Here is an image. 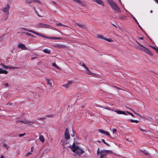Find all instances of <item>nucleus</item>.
Returning a JSON list of instances; mask_svg holds the SVG:
<instances>
[{"label": "nucleus", "mask_w": 158, "mask_h": 158, "mask_svg": "<svg viewBox=\"0 0 158 158\" xmlns=\"http://www.w3.org/2000/svg\"><path fill=\"white\" fill-rule=\"evenodd\" d=\"M43 50L44 53H50V50Z\"/></svg>", "instance_id": "obj_30"}, {"label": "nucleus", "mask_w": 158, "mask_h": 158, "mask_svg": "<svg viewBox=\"0 0 158 158\" xmlns=\"http://www.w3.org/2000/svg\"><path fill=\"white\" fill-rule=\"evenodd\" d=\"M4 35H4L0 37V42L4 40Z\"/></svg>", "instance_id": "obj_24"}, {"label": "nucleus", "mask_w": 158, "mask_h": 158, "mask_svg": "<svg viewBox=\"0 0 158 158\" xmlns=\"http://www.w3.org/2000/svg\"><path fill=\"white\" fill-rule=\"evenodd\" d=\"M18 47L19 48L21 49H27V48L23 43L19 44L18 45Z\"/></svg>", "instance_id": "obj_7"}, {"label": "nucleus", "mask_w": 158, "mask_h": 158, "mask_svg": "<svg viewBox=\"0 0 158 158\" xmlns=\"http://www.w3.org/2000/svg\"><path fill=\"white\" fill-rule=\"evenodd\" d=\"M8 69H17V68L15 67H13L11 66H9Z\"/></svg>", "instance_id": "obj_33"}, {"label": "nucleus", "mask_w": 158, "mask_h": 158, "mask_svg": "<svg viewBox=\"0 0 158 158\" xmlns=\"http://www.w3.org/2000/svg\"><path fill=\"white\" fill-rule=\"evenodd\" d=\"M102 142L104 143H105L106 142H105V140L103 139H102Z\"/></svg>", "instance_id": "obj_55"}, {"label": "nucleus", "mask_w": 158, "mask_h": 158, "mask_svg": "<svg viewBox=\"0 0 158 158\" xmlns=\"http://www.w3.org/2000/svg\"><path fill=\"white\" fill-rule=\"evenodd\" d=\"M52 65L54 67H56V66L57 65L56 64V63H52Z\"/></svg>", "instance_id": "obj_44"}, {"label": "nucleus", "mask_w": 158, "mask_h": 158, "mask_svg": "<svg viewBox=\"0 0 158 158\" xmlns=\"http://www.w3.org/2000/svg\"><path fill=\"white\" fill-rule=\"evenodd\" d=\"M119 19H126V17L125 16H123L120 17Z\"/></svg>", "instance_id": "obj_32"}, {"label": "nucleus", "mask_w": 158, "mask_h": 158, "mask_svg": "<svg viewBox=\"0 0 158 158\" xmlns=\"http://www.w3.org/2000/svg\"><path fill=\"white\" fill-rule=\"evenodd\" d=\"M4 85L6 86L7 87L9 86V85L8 83H6Z\"/></svg>", "instance_id": "obj_52"}, {"label": "nucleus", "mask_w": 158, "mask_h": 158, "mask_svg": "<svg viewBox=\"0 0 158 158\" xmlns=\"http://www.w3.org/2000/svg\"><path fill=\"white\" fill-rule=\"evenodd\" d=\"M26 2L28 4L31 3L32 2V1L31 0H27Z\"/></svg>", "instance_id": "obj_41"}, {"label": "nucleus", "mask_w": 158, "mask_h": 158, "mask_svg": "<svg viewBox=\"0 0 158 158\" xmlns=\"http://www.w3.org/2000/svg\"><path fill=\"white\" fill-rule=\"evenodd\" d=\"M139 39L141 40H143V37H139Z\"/></svg>", "instance_id": "obj_61"}, {"label": "nucleus", "mask_w": 158, "mask_h": 158, "mask_svg": "<svg viewBox=\"0 0 158 158\" xmlns=\"http://www.w3.org/2000/svg\"><path fill=\"white\" fill-rule=\"evenodd\" d=\"M3 146L4 147H5L6 148V149L7 150V149H8V148H9V147H8V146H7V145L6 144V143H4V144H3Z\"/></svg>", "instance_id": "obj_35"}, {"label": "nucleus", "mask_w": 158, "mask_h": 158, "mask_svg": "<svg viewBox=\"0 0 158 158\" xmlns=\"http://www.w3.org/2000/svg\"><path fill=\"white\" fill-rule=\"evenodd\" d=\"M32 154V153H31L30 152H29L27 153V154L26 155V156H29L30 155H31Z\"/></svg>", "instance_id": "obj_39"}, {"label": "nucleus", "mask_w": 158, "mask_h": 158, "mask_svg": "<svg viewBox=\"0 0 158 158\" xmlns=\"http://www.w3.org/2000/svg\"><path fill=\"white\" fill-rule=\"evenodd\" d=\"M64 46H62V45H60L59 46V47H60V48H62Z\"/></svg>", "instance_id": "obj_62"}, {"label": "nucleus", "mask_w": 158, "mask_h": 158, "mask_svg": "<svg viewBox=\"0 0 158 158\" xmlns=\"http://www.w3.org/2000/svg\"><path fill=\"white\" fill-rule=\"evenodd\" d=\"M8 73V72L6 70H4L2 68L0 69V74H6Z\"/></svg>", "instance_id": "obj_14"}, {"label": "nucleus", "mask_w": 158, "mask_h": 158, "mask_svg": "<svg viewBox=\"0 0 158 158\" xmlns=\"http://www.w3.org/2000/svg\"><path fill=\"white\" fill-rule=\"evenodd\" d=\"M33 1L35 2H36L39 3H40V1L38 0H33Z\"/></svg>", "instance_id": "obj_45"}, {"label": "nucleus", "mask_w": 158, "mask_h": 158, "mask_svg": "<svg viewBox=\"0 0 158 158\" xmlns=\"http://www.w3.org/2000/svg\"><path fill=\"white\" fill-rule=\"evenodd\" d=\"M114 87H115V88H117V89H121V88H119V87H117V86H114Z\"/></svg>", "instance_id": "obj_54"}, {"label": "nucleus", "mask_w": 158, "mask_h": 158, "mask_svg": "<svg viewBox=\"0 0 158 158\" xmlns=\"http://www.w3.org/2000/svg\"><path fill=\"white\" fill-rule=\"evenodd\" d=\"M45 118H39V119L42 120V119H45Z\"/></svg>", "instance_id": "obj_57"}, {"label": "nucleus", "mask_w": 158, "mask_h": 158, "mask_svg": "<svg viewBox=\"0 0 158 158\" xmlns=\"http://www.w3.org/2000/svg\"><path fill=\"white\" fill-rule=\"evenodd\" d=\"M138 25L139 27L143 31V29L139 25V24H138Z\"/></svg>", "instance_id": "obj_51"}, {"label": "nucleus", "mask_w": 158, "mask_h": 158, "mask_svg": "<svg viewBox=\"0 0 158 158\" xmlns=\"http://www.w3.org/2000/svg\"><path fill=\"white\" fill-rule=\"evenodd\" d=\"M73 83V81H69L67 84H65L64 85V86L67 88H68L70 86V85H71Z\"/></svg>", "instance_id": "obj_15"}, {"label": "nucleus", "mask_w": 158, "mask_h": 158, "mask_svg": "<svg viewBox=\"0 0 158 158\" xmlns=\"http://www.w3.org/2000/svg\"><path fill=\"white\" fill-rule=\"evenodd\" d=\"M112 131L113 133H115L117 132V129H112Z\"/></svg>", "instance_id": "obj_42"}, {"label": "nucleus", "mask_w": 158, "mask_h": 158, "mask_svg": "<svg viewBox=\"0 0 158 158\" xmlns=\"http://www.w3.org/2000/svg\"><path fill=\"white\" fill-rule=\"evenodd\" d=\"M25 134H26L25 133H24L23 134H19V136L20 137H21L22 136L25 135Z\"/></svg>", "instance_id": "obj_37"}, {"label": "nucleus", "mask_w": 158, "mask_h": 158, "mask_svg": "<svg viewBox=\"0 0 158 158\" xmlns=\"http://www.w3.org/2000/svg\"><path fill=\"white\" fill-rule=\"evenodd\" d=\"M105 144H106L107 146H108V147H109L110 146V144H108V143H107L106 142Z\"/></svg>", "instance_id": "obj_53"}, {"label": "nucleus", "mask_w": 158, "mask_h": 158, "mask_svg": "<svg viewBox=\"0 0 158 158\" xmlns=\"http://www.w3.org/2000/svg\"><path fill=\"white\" fill-rule=\"evenodd\" d=\"M46 38L51 40H61L62 39L61 38L55 37H47Z\"/></svg>", "instance_id": "obj_12"}, {"label": "nucleus", "mask_w": 158, "mask_h": 158, "mask_svg": "<svg viewBox=\"0 0 158 158\" xmlns=\"http://www.w3.org/2000/svg\"><path fill=\"white\" fill-rule=\"evenodd\" d=\"M19 122H22L24 124H28L30 123H34L33 121H30L27 120H24L23 121L21 120L19 121Z\"/></svg>", "instance_id": "obj_11"}, {"label": "nucleus", "mask_w": 158, "mask_h": 158, "mask_svg": "<svg viewBox=\"0 0 158 158\" xmlns=\"http://www.w3.org/2000/svg\"><path fill=\"white\" fill-rule=\"evenodd\" d=\"M26 35H27L28 36H31V37H35L33 35H32V34H31L30 33H29L28 32H26Z\"/></svg>", "instance_id": "obj_26"}, {"label": "nucleus", "mask_w": 158, "mask_h": 158, "mask_svg": "<svg viewBox=\"0 0 158 158\" xmlns=\"http://www.w3.org/2000/svg\"><path fill=\"white\" fill-rule=\"evenodd\" d=\"M37 58V57H31V60H33L34 59H36Z\"/></svg>", "instance_id": "obj_46"}, {"label": "nucleus", "mask_w": 158, "mask_h": 158, "mask_svg": "<svg viewBox=\"0 0 158 158\" xmlns=\"http://www.w3.org/2000/svg\"><path fill=\"white\" fill-rule=\"evenodd\" d=\"M74 1L77 2L78 3H80L83 6H85L84 4L81 2L80 0H73Z\"/></svg>", "instance_id": "obj_21"}, {"label": "nucleus", "mask_w": 158, "mask_h": 158, "mask_svg": "<svg viewBox=\"0 0 158 158\" xmlns=\"http://www.w3.org/2000/svg\"><path fill=\"white\" fill-rule=\"evenodd\" d=\"M134 20H135V22L137 24H139V23L138 22L137 20L135 18L134 19Z\"/></svg>", "instance_id": "obj_48"}, {"label": "nucleus", "mask_w": 158, "mask_h": 158, "mask_svg": "<svg viewBox=\"0 0 158 158\" xmlns=\"http://www.w3.org/2000/svg\"><path fill=\"white\" fill-rule=\"evenodd\" d=\"M55 67L57 68L58 69H60V68L57 65Z\"/></svg>", "instance_id": "obj_58"}, {"label": "nucleus", "mask_w": 158, "mask_h": 158, "mask_svg": "<svg viewBox=\"0 0 158 158\" xmlns=\"http://www.w3.org/2000/svg\"><path fill=\"white\" fill-rule=\"evenodd\" d=\"M53 116V114L47 115H46V117H48V118L52 117Z\"/></svg>", "instance_id": "obj_34"}, {"label": "nucleus", "mask_w": 158, "mask_h": 158, "mask_svg": "<svg viewBox=\"0 0 158 158\" xmlns=\"http://www.w3.org/2000/svg\"><path fill=\"white\" fill-rule=\"evenodd\" d=\"M130 121L132 123H139V121L136 120H133L131 119L130 120Z\"/></svg>", "instance_id": "obj_23"}, {"label": "nucleus", "mask_w": 158, "mask_h": 158, "mask_svg": "<svg viewBox=\"0 0 158 158\" xmlns=\"http://www.w3.org/2000/svg\"><path fill=\"white\" fill-rule=\"evenodd\" d=\"M39 139L40 141L43 143L44 141V138L43 135H41L40 136Z\"/></svg>", "instance_id": "obj_22"}, {"label": "nucleus", "mask_w": 158, "mask_h": 158, "mask_svg": "<svg viewBox=\"0 0 158 158\" xmlns=\"http://www.w3.org/2000/svg\"><path fill=\"white\" fill-rule=\"evenodd\" d=\"M97 37L98 38L102 39H104V38H104L102 35H97Z\"/></svg>", "instance_id": "obj_27"}, {"label": "nucleus", "mask_w": 158, "mask_h": 158, "mask_svg": "<svg viewBox=\"0 0 158 158\" xmlns=\"http://www.w3.org/2000/svg\"><path fill=\"white\" fill-rule=\"evenodd\" d=\"M79 23H77L76 22H75V23L74 24V25H75V26H78V24H79Z\"/></svg>", "instance_id": "obj_50"}, {"label": "nucleus", "mask_w": 158, "mask_h": 158, "mask_svg": "<svg viewBox=\"0 0 158 158\" xmlns=\"http://www.w3.org/2000/svg\"><path fill=\"white\" fill-rule=\"evenodd\" d=\"M132 111L135 114H136V115H138V116H139V113H137L133 110H132Z\"/></svg>", "instance_id": "obj_43"}, {"label": "nucleus", "mask_w": 158, "mask_h": 158, "mask_svg": "<svg viewBox=\"0 0 158 158\" xmlns=\"http://www.w3.org/2000/svg\"><path fill=\"white\" fill-rule=\"evenodd\" d=\"M46 81L47 82V84L49 85L50 87H52V81L50 79H46Z\"/></svg>", "instance_id": "obj_16"}, {"label": "nucleus", "mask_w": 158, "mask_h": 158, "mask_svg": "<svg viewBox=\"0 0 158 158\" xmlns=\"http://www.w3.org/2000/svg\"><path fill=\"white\" fill-rule=\"evenodd\" d=\"M93 1L96 2L98 4L101 5L103 6H104L103 2L102 0H93Z\"/></svg>", "instance_id": "obj_9"}, {"label": "nucleus", "mask_w": 158, "mask_h": 158, "mask_svg": "<svg viewBox=\"0 0 158 158\" xmlns=\"http://www.w3.org/2000/svg\"><path fill=\"white\" fill-rule=\"evenodd\" d=\"M139 151H140L142 152L145 155L147 156H148L149 155V153L146 150H142L141 149H140Z\"/></svg>", "instance_id": "obj_18"}, {"label": "nucleus", "mask_w": 158, "mask_h": 158, "mask_svg": "<svg viewBox=\"0 0 158 158\" xmlns=\"http://www.w3.org/2000/svg\"><path fill=\"white\" fill-rule=\"evenodd\" d=\"M105 108L106 109H107L108 110H110V109L109 108H108L107 107H106V108Z\"/></svg>", "instance_id": "obj_59"}, {"label": "nucleus", "mask_w": 158, "mask_h": 158, "mask_svg": "<svg viewBox=\"0 0 158 158\" xmlns=\"http://www.w3.org/2000/svg\"><path fill=\"white\" fill-rule=\"evenodd\" d=\"M0 158H4L3 156L2 155L1 156V157H0Z\"/></svg>", "instance_id": "obj_63"}, {"label": "nucleus", "mask_w": 158, "mask_h": 158, "mask_svg": "<svg viewBox=\"0 0 158 158\" xmlns=\"http://www.w3.org/2000/svg\"><path fill=\"white\" fill-rule=\"evenodd\" d=\"M35 11L36 12V14H37V15L39 16V17H42L41 15H40L39 14V13L37 12V11L35 10Z\"/></svg>", "instance_id": "obj_47"}, {"label": "nucleus", "mask_w": 158, "mask_h": 158, "mask_svg": "<svg viewBox=\"0 0 158 158\" xmlns=\"http://www.w3.org/2000/svg\"><path fill=\"white\" fill-rule=\"evenodd\" d=\"M105 134H106V135L107 136H110V134L109 132L106 131Z\"/></svg>", "instance_id": "obj_40"}, {"label": "nucleus", "mask_w": 158, "mask_h": 158, "mask_svg": "<svg viewBox=\"0 0 158 158\" xmlns=\"http://www.w3.org/2000/svg\"><path fill=\"white\" fill-rule=\"evenodd\" d=\"M104 40L108 41L109 42H112L113 40L111 39H107L106 38H104Z\"/></svg>", "instance_id": "obj_28"}, {"label": "nucleus", "mask_w": 158, "mask_h": 158, "mask_svg": "<svg viewBox=\"0 0 158 158\" xmlns=\"http://www.w3.org/2000/svg\"><path fill=\"white\" fill-rule=\"evenodd\" d=\"M152 48L156 50V49H156V48L155 47H152Z\"/></svg>", "instance_id": "obj_60"}, {"label": "nucleus", "mask_w": 158, "mask_h": 158, "mask_svg": "<svg viewBox=\"0 0 158 158\" xmlns=\"http://www.w3.org/2000/svg\"><path fill=\"white\" fill-rule=\"evenodd\" d=\"M64 137L66 140H68L70 138L69 131L67 128L66 129L64 133Z\"/></svg>", "instance_id": "obj_6"}, {"label": "nucleus", "mask_w": 158, "mask_h": 158, "mask_svg": "<svg viewBox=\"0 0 158 158\" xmlns=\"http://www.w3.org/2000/svg\"><path fill=\"white\" fill-rule=\"evenodd\" d=\"M10 9V6L7 4L5 7L2 8V11L5 13L6 14V18L5 19H3L2 20H6L7 19L8 17L9 14V10Z\"/></svg>", "instance_id": "obj_4"}, {"label": "nucleus", "mask_w": 158, "mask_h": 158, "mask_svg": "<svg viewBox=\"0 0 158 158\" xmlns=\"http://www.w3.org/2000/svg\"><path fill=\"white\" fill-rule=\"evenodd\" d=\"M7 105H12V103L10 102H9L8 104H7Z\"/></svg>", "instance_id": "obj_56"}, {"label": "nucleus", "mask_w": 158, "mask_h": 158, "mask_svg": "<svg viewBox=\"0 0 158 158\" xmlns=\"http://www.w3.org/2000/svg\"><path fill=\"white\" fill-rule=\"evenodd\" d=\"M157 3H158V0H154Z\"/></svg>", "instance_id": "obj_64"}, {"label": "nucleus", "mask_w": 158, "mask_h": 158, "mask_svg": "<svg viewBox=\"0 0 158 158\" xmlns=\"http://www.w3.org/2000/svg\"><path fill=\"white\" fill-rule=\"evenodd\" d=\"M31 33H34L40 36L41 37H42L45 38H46V37H47L45 36L44 35H42L41 34H40L39 33L33 30L32 31Z\"/></svg>", "instance_id": "obj_13"}, {"label": "nucleus", "mask_w": 158, "mask_h": 158, "mask_svg": "<svg viewBox=\"0 0 158 158\" xmlns=\"http://www.w3.org/2000/svg\"><path fill=\"white\" fill-rule=\"evenodd\" d=\"M82 66L84 67L86 69H88V67L86 66V65L83 63H82Z\"/></svg>", "instance_id": "obj_38"}, {"label": "nucleus", "mask_w": 158, "mask_h": 158, "mask_svg": "<svg viewBox=\"0 0 158 158\" xmlns=\"http://www.w3.org/2000/svg\"><path fill=\"white\" fill-rule=\"evenodd\" d=\"M114 112H115L117 114H123L125 115H127V114H126V112L124 111H122L120 110H115L114 111Z\"/></svg>", "instance_id": "obj_8"}, {"label": "nucleus", "mask_w": 158, "mask_h": 158, "mask_svg": "<svg viewBox=\"0 0 158 158\" xmlns=\"http://www.w3.org/2000/svg\"><path fill=\"white\" fill-rule=\"evenodd\" d=\"M86 69V70L85 71V72L87 74L92 76H94L95 75V74L91 72V71L89 70L88 68V69Z\"/></svg>", "instance_id": "obj_10"}, {"label": "nucleus", "mask_w": 158, "mask_h": 158, "mask_svg": "<svg viewBox=\"0 0 158 158\" xmlns=\"http://www.w3.org/2000/svg\"><path fill=\"white\" fill-rule=\"evenodd\" d=\"M126 112L127 113H128L130 115H131V116H132V117H134V115L131 113H130V112H129L127 111H126Z\"/></svg>", "instance_id": "obj_36"}, {"label": "nucleus", "mask_w": 158, "mask_h": 158, "mask_svg": "<svg viewBox=\"0 0 158 158\" xmlns=\"http://www.w3.org/2000/svg\"><path fill=\"white\" fill-rule=\"evenodd\" d=\"M1 65H2V66L3 67V68L5 69H8V68L9 66H5L4 65V64H1Z\"/></svg>", "instance_id": "obj_31"}, {"label": "nucleus", "mask_w": 158, "mask_h": 158, "mask_svg": "<svg viewBox=\"0 0 158 158\" xmlns=\"http://www.w3.org/2000/svg\"><path fill=\"white\" fill-rule=\"evenodd\" d=\"M78 27L81 28L85 29L86 27V25L85 24H82L79 23Z\"/></svg>", "instance_id": "obj_17"}, {"label": "nucleus", "mask_w": 158, "mask_h": 158, "mask_svg": "<svg viewBox=\"0 0 158 158\" xmlns=\"http://www.w3.org/2000/svg\"><path fill=\"white\" fill-rule=\"evenodd\" d=\"M19 29H20V30L21 31L24 30V31H28L29 32H31V31H32V30H30V29H26V28H19Z\"/></svg>", "instance_id": "obj_19"}, {"label": "nucleus", "mask_w": 158, "mask_h": 158, "mask_svg": "<svg viewBox=\"0 0 158 158\" xmlns=\"http://www.w3.org/2000/svg\"><path fill=\"white\" fill-rule=\"evenodd\" d=\"M68 147L75 153L74 156L80 157L81 154L84 152V151L80 147L78 146L75 143H73L72 145L69 146Z\"/></svg>", "instance_id": "obj_1"}, {"label": "nucleus", "mask_w": 158, "mask_h": 158, "mask_svg": "<svg viewBox=\"0 0 158 158\" xmlns=\"http://www.w3.org/2000/svg\"><path fill=\"white\" fill-rule=\"evenodd\" d=\"M139 129L140 131H144V132H146V131L145 130H143V129H141V128H139Z\"/></svg>", "instance_id": "obj_49"}, {"label": "nucleus", "mask_w": 158, "mask_h": 158, "mask_svg": "<svg viewBox=\"0 0 158 158\" xmlns=\"http://www.w3.org/2000/svg\"><path fill=\"white\" fill-rule=\"evenodd\" d=\"M107 2L109 4L111 8L117 12H120L121 10L119 8L113 0H106Z\"/></svg>", "instance_id": "obj_2"}, {"label": "nucleus", "mask_w": 158, "mask_h": 158, "mask_svg": "<svg viewBox=\"0 0 158 158\" xmlns=\"http://www.w3.org/2000/svg\"><path fill=\"white\" fill-rule=\"evenodd\" d=\"M56 25L58 26H63L64 27H67V26L64 25H63L60 23H57Z\"/></svg>", "instance_id": "obj_25"}, {"label": "nucleus", "mask_w": 158, "mask_h": 158, "mask_svg": "<svg viewBox=\"0 0 158 158\" xmlns=\"http://www.w3.org/2000/svg\"><path fill=\"white\" fill-rule=\"evenodd\" d=\"M112 152L109 150H105L104 149L101 150L99 151V149L98 148L97 151L98 155L100 154V158H104L105 156L108 153H111Z\"/></svg>", "instance_id": "obj_3"}, {"label": "nucleus", "mask_w": 158, "mask_h": 158, "mask_svg": "<svg viewBox=\"0 0 158 158\" xmlns=\"http://www.w3.org/2000/svg\"><path fill=\"white\" fill-rule=\"evenodd\" d=\"M145 52L151 56H152L153 53L151 50H144Z\"/></svg>", "instance_id": "obj_20"}, {"label": "nucleus", "mask_w": 158, "mask_h": 158, "mask_svg": "<svg viewBox=\"0 0 158 158\" xmlns=\"http://www.w3.org/2000/svg\"><path fill=\"white\" fill-rule=\"evenodd\" d=\"M37 27L38 28H50L51 29H53L54 28L53 27L48 24L43 23H40L39 24L37 25Z\"/></svg>", "instance_id": "obj_5"}, {"label": "nucleus", "mask_w": 158, "mask_h": 158, "mask_svg": "<svg viewBox=\"0 0 158 158\" xmlns=\"http://www.w3.org/2000/svg\"><path fill=\"white\" fill-rule=\"evenodd\" d=\"M98 131H99L101 133H102L103 134H105V132H106V131H104L102 130H101V129H99L98 130Z\"/></svg>", "instance_id": "obj_29"}]
</instances>
